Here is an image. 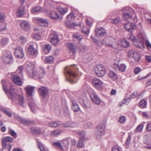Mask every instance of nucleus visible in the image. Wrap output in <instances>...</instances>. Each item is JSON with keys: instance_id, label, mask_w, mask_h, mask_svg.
Segmentation results:
<instances>
[{"instance_id": "obj_24", "label": "nucleus", "mask_w": 151, "mask_h": 151, "mask_svg": "<svg viewBox=\"0 0 151 151\" xmlns=\"http://www.w3.org/2000/svg\"><path fill=\"white\" fill-rule=\"evenodd\" d=\"M135 26V24L129 22L126 23L124 24V27L128 31L132 32Z\"/></svg>"}, {"instance_id": "obj_41", "label": "nucleus", "mask_w": 151, "mask_h": 151, "mask_svg": "<svg viewBox=\"0 0 151 151\" xmlns=\"http://www.w3.org/2000/svg\"><path fill=\"white\" fill-rule=\"evenodd\" d=\"M81 29L82 32L84 33L85 35H87L88 34L89 32V29L85 27L84 25L83 24L81 26Z\"/></svg>"}, {"instance_id": "obj_44", "label": "nucleus", "mask_w": 151, "mask_h": 151, "mask_svg": "<svg viewBox=\"0 0 151 151\" xmlns=\"http://www.w3.org/2000/svg\"><path fill=\"white\" fill-rule=\"evenodd\" d=\"M145 124V122H144L138 125L136 128V131L138 132H142L143 130Z\"/></svg>"}, {"instance_id": "obj_4", "label": "nucleus", "mask_w": 151, "mask_h": 151, "mask_svg": "<svg viewBox=\"0 0 151 151\" xmlns=\"http://www.w3.org/2000/svg\"><path fill=\"white\" fill-rule=\"evenodd\" d=\"M23 68L22 66H19L15 72L12 73L11 74L12 80L15 84L18 86H22L23 83L20 77V75H22Z\"/></svg>"}, {"instance_id": "obj_54", "label": "nucleus", "mask_w": 151, "mask_h": 151, "mask_svg": "<svg viewBox=\"0 0 151 151\" xmlns=\"http://www.w3.org/2000/svg\"><path fill=\"white\" fill-rule=\"evenodd\" d=\"M9 134L14 138H16L17 137V134L12 129H10L9 132Z\"/></svg>"}, {"instance_id": "obj_9", "label": "nucleus", "mask_w": 151, "mask_h": 151, "mask_svg": "<svg viewBox=\"0 0 151 151\" xmlns=\"http://www.w3.org/2000/svg\"><path fill=\"white\" fill-rule=\"evenodd\" d=\"M49 39L50 42L54 45H57L59 42L58 35L55 32L51 33L49 37Z\"/></svg>"}, {"instance_id": "obj_61", "label": "nucleus", "mask_w": 151, "mask_h": 151, "mask_svg": "<svg viewBox=\"0 0 151 151\" xmlns=\"http://www.w3.org/2000/svg\"><path fill=\"white\" fill-rule=\"evenodd\" d=\"M144 40L143 42L146 41V46L148 49H151V44L149 42L148 40H146L144 37Z\"/></svg>"}, {"instance_id": "obj_40", "label": "nucleus", "mask_w": 151, "mask_h": 151, "mask_svg": "<svg viewBox=\"0 0 151 151\" xmlns=\"http://www.w3.org/2000/svg\"><path fill=\"white\" fill-rule=\"evenodd\" d=\"M118 67H116L115 68L121 72L124 71L126 68V66L124 64H122L120 65H118Z\"/></svg>"}, {"instance_id": "obj_38", "label": "nucleus", "mask_w": 151, "mask_h": 151, "mask_svg": "<svg viewBox=\"0 0 151 151\" xmlns=\"http://www.w3.org/2000/svg\"><path fill=\"white\" fill-rule=\"evenodd\" d=\"M68 48L71 51L73 54H74L76 52V48L75 46L72 43H69L67 44Z\"/></svg>"}, {"instance_id": "obj_1", "label": "nucleus", "mask_w": 151, "mask_h": 151, "mask_svg": "<svg viewBox=\"0 0 151 151\" xmlns=\"http://www.w3.org/2000/svg\"><path fill=\"white\" fill-rule=\"evenodd\" d=\"M3 88L8 97L12 101L17 100L18 104L23 108H25L26 104L22 95L16 93L15 92V86L11 85H7L4 80L2 81Z\"/></svg>"}, {"instance_id": "obj_35", "label": "nucleus", "mask_w": 151, "mask_h": 151, "mask_svg": "<svg viewBox=\"0 0 151 151\" xmlns=\"http://www.w3.org/2000/svg\"><path fill=\"white\" fill-rule=\"evenodd\" d=\"M27 41V38L23 36H21L18 37V43L21 45H24Z\"/></svg>"}, {"instance_id": "obj_46", "label": "nucleus", "mask_w": 151, "mask_h": 151, "mask_svg": "<svg viewBox=\"0 0 151 151\" xmlns=\"http://www.w3.org/2000/svg\"><path fill=\"white\" fill-rule=\"evenodd\" d=\"M54 60L52 56H47L45 57V62L47 63H51Z\"/></svg>"}, {"instance_id": "obj_19", "label": "nucleus", "mask_w": 151, "mask_h": 151, "mask_svg": "<svg viewBox=\"0 0 151 151\" xmlns=\"http://www.w3.org/2000/svg\"><path fill=\"white\" fill-rule=\"evenodd\" d=\"M27 66V72L28 75L29 76L30 75H32V72L34 70V66L30 61H27L26 63Z\"/></svg>"}, {"instance_id": "obj_18", "label": "nucleus", "mask_w": 151, "mask_h": 151, "mask_svg": "<svg viewBox=\"0 0 151 151\" xmlns=\"http://www.w3.org/2000/svg\"><path fill=\"white\" fill-rule=\"evenodd\" d=\"M13 141V139L11 137L7 136L3 137L2 139V145L3 149L7 147V143H10Z\"/></svg>"}, {"instance_id": "obj_8", "label": "nucleus", "mask_w": 151, "mask_h": 151, "mask_svg": "<svg viewBox=\"0 0 151 151\" xmlns=\"http://www.w3.org/2000/svg\"><path fill=\"white\" fill-rule=\"evenodd\" d=\"M96 75L100 77L103 76L105 73L106 70L104 67L101 65H97L94 69Z\"/></svg>"}, {"instance_id": "obj_11", "label": "nucleus", "mask_w": 151, "mask_h": 151, "mask_svg": "<svg viewBox=\"0 0 151 151\" xmlns=\"http://www.w3.org/2000/svg\"><path fill=\"white\" fill-rule=\"evenodd\" d=\"M2 60L5 63L8 64H11L13 62L12 56L10 54L4 55L2 57Z\"/></svg>"}, {"instance_id": "obj_21", "label": "nucleus", "mask_w": 151, "mask_h": 151, "mask_svg": "<svg viewBox=\"0 0 151 151\" xmlns=\"http://www.w3.org/2000/svg\"><path fill=\"white\" fill-rule=\"evenodd\" d=\"M35 88L34 86L30 85H28L24 89L28 96L31 97L32 96Z\"/></svg>"}, {"instance_id": "obj_26", "label": "nucleus", "mask_w": 151, "mask_h": 151, "mask_svg": "<svg viewBox=\"0 0 151 151\" xmlns=\"http://www.w3.org/2000/svg\"><path fill=\"white\" fill-rule=\"evenodd\" d=\"M71 102L72 104V109L75 112H78L80 110L79 105L77 103L75 99L72 98L71 99Z\"/></svg>"}, {"instance_id": "obj_5", "label": "nucleus", "mask_w": 151, "mask_h": 151, "mask_svg": "<svg viewBox=\"0 0 151 151\" xmlns=\"http://www.w3.org/2000/svg\"><path fill=\"white\" fill-rule=\"evenodd\" d=\"M45 71L42 67H39L36 69L32 72V75L29 76L35 78H41L45 75Z\"/></svg>"}, {"instance_id": "obj_17", "label": "nucleus", "mask_w": 151, "mask_h": 151, "mask_svg": "<svg viewBox=\"0 0 151 151\" xmlns=\"http://www.w3.org/2000/svg\"><path fill=\"white\" fill-rule=\"evenodd\" d=\"M37 48H35L33 45H30L28 48V53L32 55L36 56L38 54V46L37 45Z\"/></svg>"}, {"instance_id": "obj_6", "label": "nucleus", "mask_w": 151, "mask_h": 151, "mask_svg": "<svg viewBox=\"0 0 151 151\" xmlns=\"http://www.w3.org/2000/svg\"><path fill=\"white\" fill-rule=\"evenodd\" d=\"M105 126L103 124H99L97 127L95 131V136L97 139H101L104 135Z\"/></svg>"}, {"instance_id": "obj_3", "label": "nucleus", "mask_w": 151, "mask_h": 151, "mask_svg": "<svg viewBox=\"0 0 151 151\" xmlns=\"http://www.w3.org/2000/svg\"><path fill=\"white\" fill-rule=\"evenodd\" d=\"M76 67V65L74 64L67 66L65 68V74L67 77V79L71 83L76 82L74 78L77 76L76 74L74 73Z\"/></svg>"}, {"instance_id": "obj_49", "label": "nucleus", "mask_w": 151, "mask_h": 151, "mask_svg": "<svg viewBox=\"0 0 151 151\" xmlns=\"http://www.w3.org/2000/svg\"><path fill=\"white\" fill-rule=\"evenodd\" d=\"M42 8L40 6H37L32 8L31 9V12L32 13H34L39 12L41 11Z\"/></svg>"}, {"instance_id": "obj_42", "label": "nucleus", "mask_w": 151, "mask_h": 151, "mask_svg": "<svg viewBox=\"0 0 151 151\" xmlns=\"http://www.w3.org/2000/svg\"><path fill=\"white\" fill-rule=\"evenodd\" d=\"M75 18V16L74 15L73 12H71L66 17L67 22H70L71 21L73 20Z\"/></svg>"}, {"instance_id": "obj_64", "label": "nucleus", "mask_w": 151, "mask_h": 151, "mask_svg": "<svg viewBox=\"0 0 151 151\" xmlns=\"http://www.w3.org/2000/svg\"><path fill=\"white\" fill-rule=\"evenodd\" d=\"M78 134L81 137H85V133L83 131H78Z\"/></svg>"}, {"instance_id": "obj_60", "label": "nucleus", "mask_w": 151, "mask_h": 151, "mask_svg": "<svg viewBox=\"0 0 151 151\" xmlns=\"http://www.w3.org/2000/svg\"><path fill=\"white\" fill-rule=\"evenodd\" d=\"M120 61V59L119 58H117L115 59L114 64V67L115 68L118 67V66L119 65Z\"/></svg>"}, {"instance_id": "obj_56", "label": "nucleus", "mask_w": 151, "mask_h": 151, "mask_svg": "<svg viewBox=\"0 0 151 151\" xmlns=\"http://www.w3.org/2000/svg\"><path fill=\"white\" fill-rule=\"evenodd\" d=\"M151 75L150 73L147 74L146 76L142 77L141 76H139L137 77L138 79L140 81H143L144 79L149 77Z\"/></svg>"}, {"instance_id": "obj_14", "label": "nucleus", "mask_w": 151, "mask_h": 151, "mask_svg": "<svg viewBox=\"0 0 151 151\" xmlns=\"http://www.w3.org/2000/svg\"><path fill=\"white\" fill-rule=\"evenodd\" d=\"M93 86L96 88L100 90L103 87V82L99 79L94 78L92 80Z\"/></svg>"}, {"instance_id": "obj_12", "label": "nucleus", "mask_w": 151, "mask_h": 151, "mask_svg": "<svg viewBox=\"0 0 151 151\" xmlns=\"http://www.w3.org/2000/svg\"><path fill=\"white\" fill-rule=\"evenodd\" d=\"M89 94L91 100L97 105H99L101 103V101L95 92L92 91V92H89Z\"/></svg>"}, {"instance_id": "obj_50", "label": "nucleus", "mask_w": 151, "mask_h": 151, "mask_svg": "<svg viewBox=\"0 0 151 151\" xmlns=\"http://www.w3.org/2000/svg\"><path fill=\"white\" fill-rule=\"evenodd\" d=\"M68 11V9L66 8H60L59 10V12L61 15H64Z\"/></svg>"}, {"instance_id": "obj_22", "label": "nucleus", "mask_w": 151, "mask_h": 151, "mask_svg": "<svg viewBox=\"0 0 151 151\" xmlns=\"http://www.w3.org/2000/svg\"><path fill=\"white\" fill-rule=\"evenodd\" d=\"M95 32L97 36H99L103 37L106 35V31L102 27L96 28Z\"/></svg>"}, {"instance_id": "obj_20", "label": "nucleus", "mask_w": 151, "mask_h": 151, "mask_svg": "<svg viewBox=\"0 0 151 151\" xmlns=\"http://www.w3.org/2000/svg\"><path fill=\"white\" fill-rule=\"evenodd\" d=\"M20 27L23 30L27 31L30 28V26L29 23L26 21H22L19 24Z\"/></svg>"}, {"instance_id": "obj_25", "label": "nucleus", "mask_w": 151, "mask_h": 151, "mask_svg": "<svg viewBox=\"0 0 151 151\" xmlns=\"http://www.w3.org/2000/svg\"><path fill=\"white\" fill-rule=\"evenodd\" d=\"M29 105L31 111L35 113L37 112L38 109V107L36 105L32 99L30 101H29Z\"/></svg>"}, {"instance_id": "obj_52", "label": "nucleus", "mask_w": 151, "mask_h": 151, "mask_svg": "<svg viewBox=\"0 0 151 151\" xmlns=\"http://www.w3.org/2000/svg\"><path fill=\"white\" fill-rule=\"evenodd\" d=\"M127 100L124 99L123 101L119 102V103L118 104V106L119 107H121L122 106V105L123 104H127L130 101V100L129 99H127V102H126V101Z\"/></svg>"}, {"instance_id": "obj_32", "label": "nucleus", "mask_w": 151, "mask_h": 151, "mask_svg": "<svg viewBox=\"0 0 151 151\" xmlns=\"http://www.w3.org/2000/svg\"><path fill=\"white\" fill-rule=\"evenodd\" d=\"M49 17L54 20L61 19L59 15L55 11L51 12L49 14Z\"/></svg>"}, {"instance_id": "obj_23", "label": "nucleus", "mask_w": 151, "mask_h": 151, "mask_svg": "<svg viewBox=\"0 0 151 151\" xmlns=\"http://www.w3.org/2000/svg\"><path fill=\"white\" fill-rule=\"evenodd\" d=\"M118 45L126 48L129 45V43L127 40L125 39L121 38L119 40L118 43Z\"/></svg>"}, {"instance_id": "obj_48", "label": "nucleus", "mask_w": 151, "mask_h": 151, "mask_svg": "<svg viewBox=\"0 0 151 151\" xmlns=\"http://www.w3.org/2000/svg\"><path fill=\"white\" fill-rule=\"evenodd\" d=\"M139 106L141 108H146L147 106L146 101L144 99L141 100L139 103Z\"/></svg>"}, {"instance_id": "obj_57", "label": "nucleus", "mask_w": 151, "mask_h": 151, "mask_svg": "<svg viewBox=\"0 0 151 151\" xmlns=\"http://www.w3.org/2000/svg\"><path fill=\"white\" fill-rule=\"evenodd\" d=\"M122 148L120 146L116 145L114 146L112 149V151H122Z\"/></svg>"}, {"instance_id": "obj_63", "label": "nucleus", "mask_w": 151, "mask_h": 151, "mask_svg": "<svg viewBox=\"0 0 151 151\" xmlns=\"http://www.w3.org/2000/svg\"><path fill=\"white\" fill-rule=\"evenodd\" d=\"M5 15L4 13H0V22L3 21L5 19Z\"/></svg>"}, {"instance_id": "obj_55", "label": "nucleus", "mask_w": 151, "mask_h": 151, "mask_svg": "<svg viewBox=\"0 0 151 151\" xmlns=\"http://www.w3.org/2000/svg\"><path fill=\"white\" fill-rule=\"evenodd\" d=\"M49 125L51 127H56L58 126V124L57 122L53 121L50 122Z\"/></svg>"}, {"instance_id": "obj_47", "label": "nucleus", "mask_w": 151, "mask_h": 151, "mask_svg": "<svg viewBox=\"0 0 151 151\" xmlns=\"http://www.w3.org/2000/svg\"><path fill=\"white\" fill-rule=\"evenodd\" d=\"M121 19L120 17H118L115 18L113 19L112 21L110 22L113 23L115 24H119L121 22Z\"/></svg>"}, {"instance_id": "obj_31", "label": "nucleus", "mask_w": 151, "mask_h": 151, "mask_svg": "<svg viewBox=\"0 0 151 151\" xmlns=\"http://www.w3.org/2000/svg\"><path fill=\"white\" fill-rule=\"evenodd\" d=\"M51 49V45L47 44L44 45L42 48V52L44 54H47L50 51Z\"/></svg>"}, {"instance_id": "obj_13", "label": "nucleus", "mask_w": 151, "mask_h": 151, "mask_svg": "<svg viewBox=\"0 0 151 151\" xmlns=\"http://www.w3.org/2000/svg\"><path fill=\"white\" fill-rule=\"evenodd\" d=\"M129 57L133 58L137 62L139 61L141 59L140 55L137 52L134 50H130L128 52Z\"/></svg>"}, {"instance_id": "obj_62", "label": "nucleus", "mask_w": 151, "mask_h": 151, "mask_svg": "<svg viewBox=\"0 0 151 151\" xmlns=\"http://www.w3.org/2000/svg\"><path fill=\"white\" fill-rule=\"evenodd\" d=\"M146 129L148 132L151 131V122H148L147 125Z\"/></svg>"}, {"instance_id": "obj_7", "label": "nucleus", "mask_w": 151, "mask_h": 151, "mask_svg": "<svg viewBox=\"0 0 151 151\" xmlns=\"http://www.w3.org/2000/svg\"><path fill=\"white\" fill-rule=\"evenodd\" d=\"M103 43L106 47L112 49L116 48V40L111 37L105 38L104 39Z\"/></svg>"}, {"instance_id": "obj_29", "label": "nucleus", "mask_w": 151, "mask_h": 151, "mask_svg": "<svg viewBox=\"0 0 151 151\" xmlns=\"http://www.w3.org/2000/svg\"><path fill=\"white\" fill-rule=\"evenodd\" d=\"M25 14V10L23 7L18 8L16 12V15L18 17H21Z\"/></svg>"}, {"instance_id": "obj_33", "label": "nucleus", "mask_w": 151, "mask_h": 151, "mask_svg": "<svg viewBox=\"0 0 151 151\" xmlns=\"http://www.w3.org/2000/svg\"><path fill=\"white\" fill-rule=\"evenodd\" d=\"M37 145L41 151H49L48 149L39 140H37Z\"/></svg>"}, {"instance_id": "obj_51", "label": "nucleus", "mask_w": 151, "mask_h": 151, "mask_svg": "<svg viewBox=\"0 0 151 151\" xmlns=\"http://www.w3.org/2000/svg\"><path fill=\"white\" fill-rule=\"evenodd\" d=\"M6 24L5 23H1L0 24V32L5 31L6 29Z\"/></svg>"}, {"instance_id": "obj_45", "label": "nucleus", "mask_w": 151, "mask_h": 151, "mask_svg": "<svg viewBox=\"0 0 151 151\" xmlns=\"http://www.w3.org/2000/svg\"><path fill=\"white\" fill-rule=\"evenodd\" d=\"M83 61L85 63H88L91 60V58L89 57V55H86L84 56L82 58Z\"/></svg>"}, {"instance_id": "obj_10", "label": "nucleus", "mask_w": 151, "mask_h": 151, "mask_svg": "<svg viewBox=\"0 0 151 151\" xmlns=\"http://www.w3.org/2000/svg\"><path fill=\"white\" fill-rule=\"evenodd\" d=\"M130 10H131V9L127 7L123 8L121 10V11L123 14V17L126 20L131 19L132 18L130 14Z\"/></svg>"}, {"instance_id": "obj_15", "label": "nucleus", "mask_w": 151, "mask_h": 151, "mask_svg": "<svg viewBox=\"0 0 151 151\" xmlns=\"http://www.w3.org/2000/svg\"><path fill=\"white\" fill-rule=\"evenodd\" d=\"M35 19L36 22L41 26L46 27L48 25L47 19L41 18H36Z\"/></svg>"}, {"instance_id": "obj_34", "label": "nucleus", "mask_w": 151, "mask_h": 151, "mask_svg": "<svg viewBox=\"0 0 151 151\" xmlns=\"http://www.w3.org/2000/svg\"><path fill=\"white\" fill-rule=\"evenodd\" d=\"M86 140L85 138L81 137L80 138V139L78 141L77 146L78 147L82 148L84 147V141Z\"/></svg>"}, {"instance_id": "obj_30", "label": "nucleus", "mask_w": 151, "mask_h": 151, "mask_svg": "<svg viewBox=\"0 0 151 151\" xmlns=\"http://www.w3.org/2000/svg\"><path fill=\"white\" fill-rule=\"evenodd\" d=\"M71 140V138L70 137L65 139L62 141L63 145V147L65 149L67 150L69 147L70 141Z\"/></svg>"}, {"instance_id": "obj_39", "label": "nucleus", "mask_w": 151, "mask_h": 151, "mask_svg": "<svg viewBox=\"0 0 151 151\" xmlns=\"http://www.w3.org/2000/svg\"><path fill=\"white\" fill-rule=\"evenodd\" d=\"M53 145L56 148H58L62 150H64L63 146L62 145L61 143L60 142H53Z\"/></svg>"}, {"instance_id": "obj_37", "label": "nucleus", "mask_w": 151, "mask_h": 151, "mask_svg": "<svg viewBox=\"0 0 151 151\" xmlns=\"http://www.w3.org/2000/svg\"><path fill=\"white\" fill-rule=\"evenodd\" d=\"M109 76L113 80H116L117 79L116 74L113 71L110 70L108 74Z\"/></svg>"}, {"instance_id": "obj_2", "label": "nucleus", "mask_w": 151, "mask_h": 151, "mask_svg": "<svg viewBox=\"0 0 151 151\" xmlns=\"http://www.w3.org/2000/svg\"><path fill=\"white\" fill-rule=\"evenodd\" d=\"M127 38L133 42L134 45L138 48L142 50L144 49L145 45L143 44L144 37L141 34H139L136 36H135L130 33L127 35Z\"/></svg>"}, {"instance_id": "obj_43", "label": "nucleus", "mask_w": 151, "mask_h": 151, "mask_svg": "<svg viewBox=\"0 0 151 151\" xmlns=\"http://www.w3.org/2000/svg\"><path fill=\"white\" fill-rule=\"evenodd\" d=\"M9 39L8 38L3 37L1 39L0 43L1 45L4 46L9 42Z\"/></svg>"}, {"instance_id": "obj_59", "label": "nucleus", "mask_w": 151, "mask_h": 151, "mask_svg": "<svg viewBox=\"0 0 151 151\" xmlns=\"http://www.w3.org/2000/svg\"><path fill=\"white\" fill-rule=\"evenodd\" d=\"M62 132V131L60 130H57L52 131V134L55 136H57L60 134Z\"/></svg>"}, {"instance_id": "obj_16", "label": "nucleus", "mask_w": 151, "mask_h": 151, "mask_svg": "<svg viewBox=\"0 0 151 151\" xmlns=\"http://www.w3.org/2000/svg\"><path fill=\"white\" fill-rule=\"evenodd\" d=\"M14 55L17 58H22L24 55L22 48L19 46L17 47L15 49Z\"/></svg>"}, {"instance_id": "obj_28", "label": "nucleus", "mask_w": 151, "mask_h": 151, "mask_svg": "<svg viewBox=\"0 0 151 151\" xmlns=\"http://www.w3.org/2000/svg\"><path fill=\"white\" fill-rule=\"evenodd\" d=\"M117 15V13L116 11L113 12L109 13V15L106 17V20L109 22L112 21L114 17Z\"/></svg>"}, {"instance_id": "obj_27", "label": "nucleus", "mask_w": 151, "mask_h": 151, "mask_svg": "<svg viewBox=\"0 0 151 151\" xmlns=\"http://www.w3.org/2000/svg\"><path fill=\"white\" fill-rule=\"evenodd\" d=\"M39 92L40 94L43 97H45L48 93L47 89L44 86H42L39 89Z\"/></svg>"}, {"instance_id": "obj_53", "label": "nucleus", "mask_w": 151, "mask_h": 151, "mask_svg": "<svg viewBox=\"0 0 151 151\" xmlns=\"http://www.w3.org/2000/svg\"><path fill=\"white\" fill-rule=\"evenodd\" d=\"M126 120V117L124 116H122L119 117L118 121L120 123H124L125 122Z\"/></svg>"}, {"instance_id": "obj_36", "label": "nucleus", "mask_w": 151, "mask_h": 151, "mask_svg": "<svg viewBox=\"0 0 151 151\" xmlns=\"http://www.w3.org/2000/svg\"><path fill=\"white\" fill-rule=\"evenodd\" d=\"M83 38L82 36L79 34H75L73 35V40L75 42H80Z\"/></svg>"}, {"instance_id": "obj_58", "label": "nucleus", "mask_w": 151, "mask_h": 151, "mask_svg": "<svg viewBox=\"0 0 151 151\" xmlns=\"http://www.w3.org/2000/svg\"><path fill=\"white\" fill-rule=\"evenodd\" d=\"M32 37L33 39L37 40H40L41 38V36L40 35L35 34H33Z\"/></svg>"}]
</instances>
